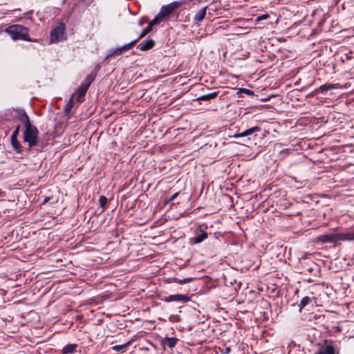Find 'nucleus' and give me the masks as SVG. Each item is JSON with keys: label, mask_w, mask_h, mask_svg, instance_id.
Segmentation results:
<instances>
[{"label": "nucleus", "mask_w": 354, "mask_h": 354, "mask_svg": "<svg viewBox=\"0 0 354 354\" xmlns=\"http://www.w3.org/2000/svg\"><path fill=\"white\" fill-rule=\"evenodd\" d=\"M48 200H49L48 198H45L43 203L44 204V203H47L48 201Z\"/></svg>", "instance_id": "obj_36"}, {"label": "nucleus", "mask_w": 354, "mask_h": 354, "mask_svg": "<svg viewBox=\"0 0 354 354\" xmlns=\"http://www.w3.org/2000/svg\"><path fill=\"white\" fill-rule=\"evenodd\" d=\"M179 193L178 192H176L175 194H174L168 201H166V203H170L171 201H173L174 200H175L177 196H178Z\"/></svg>", "instance_id": "obj_31"}, {"label": "nucleus", "mask_w": 354, "mask_h": 354, "mask_svg": "<svg viewBox=\"0 0 354 354\" xmlns=\"http://www.w3.org/2000/svg\"><path fill=\"white\" fill-rule=\"evenodd\" d=\"M338 234L330 233L320 235L316 237V242H322V243H333L337 241Z\"/></svg>", "instance_id": "obj_9"}, {"label": "nucleus", "mask_w": 354, "mask_h": 354, "mask_svg": "<svg viewBox=\"0 0 354 354\" xmlns=\"http://www.w3.org/2000/svg\"><path fill=\"white\" fill-rule=\"evenodd\" d=\"M208 237V233L201 227H198L194 233V236L190 238L189 242L196 245L202 243Z\"/></svg>", "instance_id": "obj_5"}, {"label": "nucleus", "mask_w": 354, "mask_h": 354, "mask_svg": "<svg viewBox=\"0 0 354 354\" xmlns=\"http://www.w3.org/2000/svg\"><path fill=\"white\" fill-rule=\"evenodd\" d=\"M65 30V24L62 22H59L50 31V41L55 43L60 41L64 36Z\"/></svg>", "instance_id": "obj_4"}, {"label": "nucleus", "mask_w": 354, "mask_h": 354, "mask_svg": "<svg viewBox=\"0 0 354 354\" xmlns=\"http://www.w3.org/2000/svg\"><path fill=\"white\" fill-rule=\"evenodd\" d=\"M96 75L91 73L86 76L85 80L82 82L81 85L76 89L74 98L77 102L82 103L84 101L85 95L91 83L95 80Z\"/></svg>", "instance_id": "obj_2"}, {"label": "nucleus", "mask_w": 354, "mask_h": 354, "mask_svg": "<svg viewBox=\"0 0 354 354\" xmlns=\"http://www.w3.org/2000/svg\"><path fill=\"white\" fill-rule=\"evenodd\" d=\"M165 19L161 16L160 13H158L154 17V19L149 22V24L153 27V26L158 24L160 22L163 21Z\"/></svg>", "instance_id": "obj_24"}, {"label": "nucleus", "mask_w": 354, "mask_h": 354, "mask_svg": "<svg viewBox=\"0 0 354 354\" xmlns=\"http://www.w3.org/2000/svg\"><path fill=\"white\" fill-rule=\"evenodd\" d=\"M207 7H205L200 10L194 16V20L197 22L201 21L203 20V19L205 17L206 15V10Z\"/></svg>", "instance_id": "obj_13"}, {"label": "nucleus", "mask_w": 354, "mask_h": 354, "mask_svg": "<svg viewBox=\"0 0 354 354\" xmlns=\"http://www.w3.org/2000/svg\"><path fill=\"white\" fill-rule=\"evenodd\" d=\"M239 93H245L248 95H254V91L250 90V89H248V88H240L239 89Z\"/></svg>", "instance_id": "obj_28"}, {"label": "nucleus", "mask_w": 354, "mask_h": 354, "mask_svg": "<svg viewBox=\"0 0 354 354\" xmlns=\"http://www.w3.org/2000/svg\"><path fill=\"white\" fill-rule=\"evenodd\" d=\"M260 131H261V128L257 126V127H252L250 129H247V130H245V131H243L241 133H236V134L232 136L231 137L234 138H243V137H248V141H250L251 138L249 136H252L254 133L259 132ZM248 143H250V142H248Z\"/></svg>", "instance_id": "obj_7"}, {"label": "nucleus", "mask_w": 354, "mask_h": 354, "mask_svg": "<svg viewBox=\"0 0 354 354\" xmlns=\"http://www.w3.org/2000/svg\"><path fill=\"white\" fill-rule=\"evenodd\" d=\"M153 27L151 26V25L149 24L148 26L145 28L142 31L140 32V35L137 39L135 40H137V42L144 37H145L148 33H149L152 30Z\"/></svg>", "instance_id": "obj_20"}, {"label": "nucleus", "mask_w": 354, "mask_h": 354, "mask_svg": "<svg viewBox=\"0 0 354 354\" xmlns=\"http://www.w3.org/2000/svg\"><path fill=\"white\" fill-rule=\"evenodd\" d=\"M219 94V91H214L208 94H205L201 95L198 97L197 100L198 101H205V100H211L212 99L216 98Z\"/></svg>", "instance_id": "obj_12"}, {"label": "nucleus", "mask_w": 354, "mask_h": 354, "mask_svg": "<svg viewBox=\"0 0 354 354\" xmlns=\"http://www.w3.org/2000/svg\"><path fill=\"white\" fill-rule=\"evenodd\" d=\"M39 131L35 126L26 127L23 133L24 141L28 142L30 148L39 145Z\"/></svg>", "instance_id": "obj_3"}, {"label": "nucleus", "mask_w": 354, "mask_h": 354, "mask_svg": "<svg viewBox=\"0 0 354 354\" xmlns=\"http://www.w3.org/2000/svg\"><path fill=\"white\" fill-rule=\"evenodd\" d=\"M162 301L166 302H171V301H181L183 303H186L190 300L189 297L185 295L176 294L173 295H169L168 297H165L162 299Z\"/></svg>", "instance_id": "obj_8"}, {"label": "nucleus", "mask_w": 354, "mask_h": 354, "mask_svg": "<svg viewBox=\"0 0 354 354\" xmlns=\"http://www.w3.org/2000/svg\"><path fill=\"white\" fill-rule=\"evenodd\" d=\"M337 241L342 240V241H353L354 240V232H348L345 234H337Z\"/></svg>", "instance_id": "obj_16"}, {"label": "nucleus", "mask_w": 354, "mask_h": 354, "mask_svg": "<svg viewBox=\"0 0 354 354\" xmlns=\"http://www.w3.org/2000/svg\"><path fill=\"white\" fill-rule=\"evenodd\" d=\"M337 88V84H325L322 85L319 88V90L321 92L324 93V92H326V91H328L329 90Z\"/></svg>", "instance_id": "obj_18"}, {"label": "nucleus", "mask_w": 354, "mask_h": 354, "mask_svg": "<svg viewBox=\"0 0 354 354\" xmlns=\"http://www.w3.org/2000/svg\"><path fill=\"white\" fill-rule=\"evenodd\" d=\"M311 299L309 297L306 296L301 299L299 307V312L302 310V309L306 307L310 302Z\"/></svg>", "instance_id": "obj_23"}, {"label": "nucleus", "mask_w": 354, "mask_h": 354, "mask_svg": "<svg viewBox=\"0 0 354 354\" xmlns=\"http://www.w3.org/2000/svg\"><path fill=\"white\" fill-rule=\"evenodd\" d=\"M145 22H146V21H143V19H141L139 21L138 24H139V26H142V25L144 24V23H145Z\"/></svg>", "instance_id": "obj_35"}, {"label": "nucleus", "mask_w": 354, "mask_h": 354, "mask_svg": "<svg viewBox=\"0 0 354 354\" xmlns=\"http://www.w3.org/2000/svg\"><path fill=\"white\" fill-rule=\"evenodd\" d=\"M100 206L104 207L107 203V198L104 196H101L99 199Z\"/></svg>", "instance_id": "obj_29"}, {"label": "nucleus", "mask_w": 354, "mask_h": 354, "mask_svg": "<svg viewBox=\"0 0 354 354\" xmlns=\"http://www.w3.org/2000/svg\"><path fill=\"white\" fill-rule=\"evenodd\" d=\"M130 344H131V342L129 341V342H126L125 344H123L121 345H115L112 347V349H113V351H114L115 352H123L126 349V348L129 345H130Z\"/></svg>", "instance_id": "obj_21"}, {"label": "nucleus", "mask_w": 354, "mask_h": 354, "mask_svg": "<svg viewBox=\"0 0 354 354\" xmlns=\"http://www.w3.org/2000/svg\"><path fill=\"white\" fill-rule=\"evenodd\" d=\"M4 31L10 36L13 41L24 40L33 42L37 41L36 39H32L30 37L29 28L20 24L10 25Z\"/></svg>", "instance_id": "obj_1"}, {"label": "nucleus", "mask_w": 354, "mask_h": 354, "mask_svg": "<svg viewBox=\"0 0 354 354\" xmlns=\"http://www.w3.org/2000/svg\"><path fill=\"white\" fill-rule=\"evenodd\" d=\"M178 339L176 337H165L161 340V344L162 346H167L169 348H174Z\"/></svg>", "instance_id": "obj_11"}, {"label": "nucleus", "mask_w": 354, "mask_h": 354, "mask_svg": "<svg viewBox=\"0 0 354 354\" xmlns=\"http://www.w3.org/2000/svg\"><path fill=\"white\" fill-rule=\"evenodd\" d=\"M136 43L137 40H133L131 42L126 44L120 48H117L114 50H109V54L106 57V59L113 56L121 55L124 51L131 49Z\"/></svg>", "instance_id": "obj_6"}, {"label": "nucleus", "mask_w": 354, "mask_h": 354, "mask_svg": "<svg viewBox=\"0 0 354 354\" xmlns=\"http://www.w3.org/2000/svg\"><path fill=\"white\" fill-rule=\"evenodd\" d=\"M19 131H20V125H18L15 131L12 132V136H18L19 133Z\"/></svg>", "instance_id": "obj_32"}, {"label": "nucleus", "mask_w": 354, "mask_h": 354, "mask_svg": "<svg viewBox=\"0 0 354 354\" xmlns=\"http://www.w3.org/2000/svg\"><path fill=\"white\" fill-rule=\"evenodd\" d=\"M19 120L24 124L25 128L26 127H29V126L32 125L31 123H30V121L28 115H27V113L24 111L22 113H20Z\"/></svg>", "instance_id": "obj_14"}, {"label": "nucleus", "mask_w": 354, "mask_h": 354, "mask_svg": "<svg viewBox=\"0 0 354 354\" xmlns=\"http://www.w3.org/2000/svg\"><path fill=\"white\" fill-rule=\"evenodd\" d=\"M192 278L189 277V278H184L183 279H177V278H174V281L178 283H180V284H185V283H189L192 281Z\"/></svg>", "instance_id": "obj_26"}, {"label": "nucleus", "mask_w": 354, "mask_h": 354, "mask_svg": "<svg viewBox=\"0 0 354 354\" xmlns=\"http://www.w3.org/2000/svg\"><path fill=\"white\" fill-rule=\"evenodd\" d=\"M316 354H335V349L333 346L328 345L326 347L323 348L319 351V353Z\"/></svg>", "instance_id": "obj_19"}, {"label": "nucleus", "mask_w": 354, "mask_h": 354, "mask_svg": "<svg viewBox=\"0 0 354 354\" xmlns=\"http://www.w3.org/2000/svg\"><path fill=\"white\" fill-rule=\"evenodd\" d=\"M77 345L75 344H68L62 349L63 354H71L75 351Z\"/></svg>", "instance_id": "obj_15"}, {"label": "nucleus", "mask_w": 354, "mask_h": 354, "mask_svg": "<svg viewBox=\"0 0 354 354\" xmlns=\"http://www.w3.org/2000/svg\"><path fill=\"white\" fill-rule=\"evenodd\" d=\"M269 17H270V15L268 14H264V15L257 17V19H255V21L257 22H259L262 20L268 19Z\"/></svg>", "instance_id": "obj_30"}, {"label": "nucleus", "mask_w": 354, "mask_h": 354, "mask_svg": "<svg viewBox=\"0 0 354 354\" xmlns=\"http://www.w3.org/2000/svg\"><path fill=\"white\" fill-rule=\"evenodd\" d=\"M155 45V41L152 39H149L147 40H144L141 43H140L138 46V48H139L142 51H147L148 50L151 49Z\"/></svg>", "instance_id": "obj_10"}, {"label": "nucleus", "mask_w": 354, "mask_h": 354, "mask_svg": "<svg viewBox=\"0 0 354 354\" xmlns=\"http://www.w3.org/2000/svg\"><path fill=\"white\" fill-rule=\"evenodd\" d=\"M11 145H12L13 149L16 152L19 153H22L23 147H21V144H20V142L19 141L11 144Z\"/></svg>", "instance_id": "obj_25"}, {"label": "nucleus", "mask_w": 354, "mask_h": 354, "mask_svg": "<svg viewBox=\"0 0 354 354\" xmlns=\"http://www.w3.org/2000/svg\"><path fill=\"white\" fill-rule=\"evenodd\" d=\"M73 99H74V95H72L71 99L68 102V103L66 104L64 107V113L68 114L70 111H71L73 106Z\"/></svg>", "instance_id": "obj_22"}, {"label": "nucleus", "mask_w": 354, "mask_h": 354, "mask_svg": "<svg viewBox=\"0 0 354 354\" xmlns=\"http://www.w3.org/2000/svg\"><path fill=\"white\" fill-rule=\"evenodd\" d=\"M230 351H231V349H230V347L225 348V351H224V354H229L230 353Z\"/></svg>", "instance_id": "obj_34"}, {"label": "nucleus", "mask_w": 354, "mask_h": 354, "mask_svg": "<svg viewBox=\"0 0 354 354\" xmlns=\"http://www.w3.org/2000/svg\"><path fill=\"white\" fill-rule=\"evenodd\" d=\"M173 11L170 8V7L168 5L163 6L159 13L161 15V16L165 19L166 17H167L171 13H172Z\"/></svg>", "instance_id": "obj_17"}, {"label": "nucleus", "mask_w": 354, "mask_h": 354, "mask_svg": "<svg viewBox=\"0 0 354 354\" xmlns=\"http://www.w3.org/2000/svg\"><path fill=\"white\" fill-rule=\"evenodd\" d=\"M19 141L17 140V136H11V138H10V142H11V144L14 143V142H16Z\"/></svg>", "instance_id": "obj_33"}, {"label": "nucleus", "mask_w": 354, "mask_h": 354, "mask_svg": "<svg viewBox=\"0 0 354 354\" xmlns=\"http://www.w3.org/2000/svg\"><path fill=\"white\" fill-rule=\"evenodd\" d=\"M182 5V3L180 1H173L171 3L168 4L171 10L174 12L175 10L178 8Z\"/></svg>", "instance_id": "obj_27"}]
</instances>
